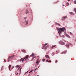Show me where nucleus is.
Here are the masks:
<instances>
[{"instance_id":"obj_1","label":"nucleus","mask_w":76,"mask_h":76,"mask_svg":"<svg viewBox=\"0 0 76 76\" xmlns=\"http://www.w3.org/2000/svg\"><path fill=\"white\" fill-rule=\"evenodd\" d=\"M56 28L57 31H58V32L59 35H60V34H61V32H64V30H65V28H58L57 27H56Z\"/></svg>"},{"instance_id":"obj_2","label":"nucleus","mask_w":76,"mask_h":76,"mask_svg":"<svg viewBox=\"0 0 76 76\" xmlns=\"http://www.w3.org/2000/svg\"><path fill=\"white\" fill-rule=\"evenodd\" d=\"M59 44H60L62 45H65V43L64 42L62 41H60L59 42Z\"/></svg>"},{"instance_id":"obj_3","label":"nucleus","mask_w":76,"mask_h":76,"mask_svg":"<svg viewBox=\"0 0 76 76\" xmlns=\"http://www.w3.org/2000/svg\"><path fill=\"white\" fill-rule=\"evenodd\" d=\"M67 16L66 15L64 17H63L62 18V20H64L65 19L67 18Z\"/></svg>"},{"instance_id":"obj_4","label":"nucleus","mask_w":76,"mask_h":76,"mask_svg":"<svg viewBox=\"0 0 76 76\" xmlns=\"http://www.w3.org/2000/svg\"><path fill=\"white\" fill-rule=\"evenodd\" d=\"M45 57L47 58H48V59H50V56L48 55H47L45 56Z\"/></svg>"},{"instance_id":"obj_5","label":"nucleus","mask_w":76,"mask_h":76,"mask_svg":"<svg viewBox=\"0 0 76 76\" xmlns=\"http://www.w3.org/2000/svg\"><path fill=\"white\" fill-rule=\"evenodd\" d=\"M28 57H29V55H26L24 57V59H25V60H26V59H28Z\"/></svg>"},{"instance_id":"obj_6","label":"nucleus","mask_w":76,"mask_h":76,"mask_svg":"<svg viewBox=\"0 0 76 76\" xmlns=\"http://www.w3.org/2000/svg\"><path fill=\"white\" fill-rule=\"evenodd\" d=\"M24 60H25V58H22L20 60V61H22V62H23V61H24Z\"/></svg>"},{"instance_id":"obj_7","label":"nucleus","mask_w":76,"mask_h":76,"mask_svg":"<svg viewBox=\"0 0 76 76\" xmlns=\"http://www.w3.org/2000/svg\"><path fill=\"white\" fill-rule=\"evenodd\" d=\"M47 47H48V46H46V47L44 46H43V48H44V49H45V50H47Z\"/></svg>"},{"instance_id":"obj_8","label":"nucleus","mask_w":76,"mask_h":76,"mask_svg":"<svg viewBox=\"0 0 76 76\" xmlns=\"http://www.w3.org/2000/svg\"><path fill=\"white\" fill-rule=\"evenodd\" d=\"M67 53V51L65 50V51H64V52H62L61 53V54H66Z\"/></svg>"},{"instance_id":"obj_9","label":"nucleus","mask_w":76,"mask_h":76,"mask_svg":"<svg viewBox=\"0 0 76 76\" xmlns=\"http://www.w3.org/2000/svg\"><path fill=\"white\" fill-rule=\"evenodd\" d=\"M11 58H12V56H9L8 58V60H9Z\"/></svg>"},{"instance_id":"obj_10","label":"nucleus","mask_w":76,"mask_h":76,"mask_svg":"<svg viewBox=\"0 0 76 76\" xmlns=\"http://www.w3.org/2000/svg\"><path fill=\"white\" fill-rule=\"evenodd\" d=\"M4 66H2L1 67V70H3L4 69Z\"/></svg>"},{"instance_id":"obj_11","label":"nucleus","mask_w":76,"mask_h":76,"mask_svg":"<svg viewBox=\"0 0 76 76\" xmlns=\"http://www.w3.org/2000/svg\"><path fill=\"white\" fill-rule=\"evenodd\" d=\"M28 13H29V11H28V10H26V14H28Z\"/></svg>"},{"instance_id":"obj_12","label":"nucleus","mask_w":76,"mask_h":76,"mask_svg":"<svg viewBox=\"0 0 76 76\" xmlns=\"http://www.w3.org/2000/svg\"><path fill=\"white\" fill-rule=\"evenodd\" d=\"M34 56V53H33L30 56L31 57H33Z\"/></svg>"},{"instance_id":"obj_13","label":"nucleus","mask_w":76,"mask_h":76,"mask_svg":"<svg viewBox=\"0 0 76 76\" xmlns=\"http://www.w3.org/2000/svg\"><path fill=\"white\" fill-rule=\"evenodd\" d=\"M69 13L70 15H74V13L72 12H69Z\"/></svg>"},{"instance_id":"obj_14","label":"nucleus","mask_w":76,"mask_h":76,"mask_svg":"<svg viewBox=\"0 0 76 76\" xmlns=\"http://www.w3.org/2000/svg\"><path fill=\"white\" fill-rule=\"evenodd\" d=\"M10 67H11V65H10L9 67V70H10Z\"/></svg>"},{"instance_id":"obj_15","label":"nucleus","mask_w":76,"mask_h":76,"mask_svg":"<svg viewBox=\"0 0 76 76\" xmlns=\"http://www.w3.org/2000/svg\"><path fill=\"white\" fill-rule=\"evenodd\" d=\"M56 25H58V26H60L61 25H60V24H58V23H56Z\"/></svg>"},{"instance_id":"obj_16","label":"nucleus","mask_w":76,"mask_h":76,"mask_svg":"<svg viewBox=\"0 0 76 76\" xmlns=\"http://www.w3.org/2000/svg\"><path fill=\"white\" fill-rule=\"evenodd\" d=\"M23 53H26V50H23Z\"/></svg>"},{"instance_id":"obj_17","label":"nucleus","mask_w":76,"mask_h":76,"mask_svg":"<svg viewBox=\"0 0 76 76\" xmlns=\"http://www.w3.org/2000/svg\"><path fill=\"white\" fill-rule=\"evenodd\" d=\"M38 60H37V61L36 62L37 64H38L39 63V61H38Z\"/></svg>"},{"instance_id":"obj_18","label":"nucleus","mask_w":76,"mask_h":76,"mask_svg":"<svg viewBox=\"0 0 76 76\" xmlns=\"http://www.w3.org/2000/svg\"><path fill=\"white\" fill-rule=\"evenodd\" d=\"M67 37H68V38H70V37L69 35H67Z\"/></svg>"},{"instance_id":"obj_19","label":"nucleus","mask_w":76,"mask_h":76,"mask_svg":"<svg viewBox=\"0 0 76 76\" xmlns=\"http://www.w3.org/2000/svg\"><path fill=\"white\" fill-rule=\"evenodd\" d=\"M26 25H28V21H26Z\"/></svg>"},{"instance_id":"obj_20","label":"nucleus","mask_w":76,"mask_h":76,"mask_svg":"<svg viewBox=\"0 0 76 76\" xmlns=\"http://www.w3.org/2000/svg\"><path fill=\"white\" fill-rule=\"evenodd\" d=\"M74 10L75 12V13H76V8H74Z\"/></svg>"},{"instance_id":"obj_21","label":"nucleus","mask_w":76,"mask_h":76,"mask_svg":"<svg viewBox=\"0 0 76 76\" xmlns=\"http://www.w3.org/2000/svg\"><path fill=\"white\" fill-rule=\"evenodd\" d=\"M48 44V43H46L44 45V46H46V45H47Z\"/></svg>"},{"instance_id":"obj_22","label":"nucleus","mask_w":76,"mask_h":76,"mask_svg":"<svg viewBox=\"0 0 76 76\" xmlns=\"http://www.w3.org/2000/svg\"><path fill=\"white\" fill-rule=\"evenodd\" d=\"M57 62H58V61L57 60H56V61H55V63H57Z\"/></svg>"},{"instance_id":"obj_23","label":"nucleus","mask_w":76,"mask_h":76,"mask_svg":"<svg viewBox=\"0 0 76 76\" xmlns=\"http://www.w3.org/2000/svg\"><path fill=\"white\" fill-rule=\"evenodd\" d=\"M65 46L66 47H69V45L68 44L66 45Z\"/></svg>"},{"instance_id":"obj_24","label":"nucleus","mask_w":76,"mask_h":76,"mask_svg":"<svg viewBox=\"0 0 76 76\" xmlns=\"http://www.w3.org/2000/svg\"><path fill=\"white\" fill-rule=\"evenodd\" d=\"M56 45H54V46H53L51 48L52 49H53V47H56Z\"/></svg>"},{"instance_id":"obj_25","label":"nucleus","mask_w":76,"mask_h":76,"mask_svg":"<svg viewBox=\"0 0 76 76\" xmlns=\"http://www.w3.org/2000/svg\"><path fill=\"white\" fill-rule=\"evenodd\" d=\"M45 60V59H44L42 60V61L44 62Z\"/></svg>"},{"instance_id":"obj_26","label":"nucleus","mask_w":76,"mask_h":76,"mask_svg":"<svg viewBox=\"0 0 76 76\" xmlns=\"http://www.w3.org/2000/svg\"><path fill=\"white\" fill-rule=\"evenodd\" d=\"M74 3L75 4H76V0H75L74 1Z\"/></svg>"},{"instance_id":"obj_27","label":"nucleus","mask_w":76,"mask_h":76,"mask_svg":"<svg viewBox=\"0 0 76 76\" xmlns=\"http://www.w3.org/2000/svg\"><path fill=\"white\" fill-rule=\"evenodd\" d=\"M17 67H19V65H17L16 66Z\"/></svg>"},{"instance_id":"obj_28","label":"nucleus","mask_w":76,"mask_h":76,"mask_svg":"<svg viewBox=\"0 0 76 76\" xmlns=\"http://www.w3.org/2000/svg\"><path fill=\"white\" fill-rule=\"evenodd\" d=\"M12 56V57L13 58V57H15V56L12 55V56Z\"/></svg>"},{"instance_id":"obj_29","label":"nucleus","mask_w":76,"mask_h":76,"mask_svg":"<svg viewBox=\"0 0 76 76\" xmlns=\"http://www.w3.org/2000/svg\"><path fill=\"white\" fill-rule=\"evenodd\" d=\"M33 71V70H31V71H30V72H29V73H31V72H32Z\"/></svg>"},{"instance_id":"obj_30","label":"nucleus","mask_w":76,"mask_h":76,"mask_svg":"<svg viewBox=\"0 0 76 76\" xmlns=\"http://www.w3.org/2000/svg\"><path fill=\"white\" fill-rule=\"evenodd\" d=\"M46 62H48V59L46 60Z\"/></svg>"},{"instance_id":"obj_31","label":"nucleus","mask_w":76,"mask_h":76,"mask_svg":"<svg viewBox=\"0 0 76 76\" xmlns=\"http://www.w3.org/2000/svg\"><path fill=\"white\" fill-rule=\"evenodd\" d=\"M66 4H67V5H69V4L68 2H67L66 3Z\"/></svg>"},{"instance_id":"obj_32","label":"nucleus","mask_w":76,"mask_h":76,"mask_svg":"<svg viewBox=\"0 0 76 76\" xmlns=\"http://www.w3.org/2000/svg\"><path fill=\"white\" fill-rule=\"evenodd\" d=\"M37 70V68H36L34 70H35V71H36V70Z\"/></svg>"},{"instance_id":"obj_33","label":"nucleus","mask_w":76,"mask_h":76,"mask_svg":"<svg viewBox=\"0 0 76 76\" xmlns=\"http://www.w3.org/2000/svg\"><path fill=\"white\" fill-rule=\"evenodd\" d=\"M4 61L6 62V59H4Z\"/></svg>"},{"instance_id":"obj_34","label":"nucleus","mask_w":76,"mask_h":76,"mask_svg":"<svg viewBox=\"0 0 76 76\" xmlns=\"http://www.w3.org/2000/svg\"><path fill=\"white\" fill-rule=\"evenodd\" d=\"M24 19H25V20H26V17H24Z\"/></svg>"},{"instance_id":"obj_35","label":"nucleus","mask_w":76,"mask_h":76,"mask_svg":"<svg viewBox=\"0 0 76 76\" xmlns=\"http://www.w3.org/2000/svg\"><path fill=\"white\" fill-rule=\"evenodd\" d=\"M48 62H51V61H48Z\"/></svg>"},{"instance_id":"obj_36","label":"nucleus","mask_w":76,"mask_h":76,"mask_svg":"<svg viewBox=\"0 0 76 76\" xmlns=\"http://www.w3.org/2000/svg\"><path fill=\"white\" fill-rule=\"evenodd\" d=\"M35 58V57H34L33 59H34V58Z\"/></svg>"},{"instance_id":"obj_37","label":"nucleus","mask_w":76,"mask_h":76,"mask_svg":"<svg viewBox=\"0 0 76 76\" xmlns=\"http://www.w3.org/2000/svg\"><path fill=\"white\" fill-rule=\"evenodd\" d=\"M70 34H72V33L71 32H70Z\"/></svg>"},{"instance_id":"obj_38","label":"nucleus","mask_w":76,"mask_h":76,"mask_svg":"<svg viewBox=\"0 0 76 76\" xmlns=\"http://www.w3.org/2000/svg\"><path fill=\"white\" fill-rule=\"evenodd\" d=\"M20 71H21V70H20Z\"/></svg>"},{"instance_id":"obj_39","label":"nucleus","mask_w":76,"mask_h":76,"mask_svg":"<svg viewBox=\"0 0 76 76\" xmlns=\"http://www.w3.org/2000/svg\"><path fill=\"white\" fill-rule=\"evenodd\" d=\"M18 75V73H17V74H16V75Z\"/></svg>"},{"instance_id":"obj_40","label":"nucleus","mask_w":76,"mask_h":76,"mask_svg":"<svg viewBox=\"0 0 76 76\" xmlns=\"http://www.w3.org/2000/svg\"><path fill=\"white\" fill-rule=\"evenodd\" d=\"M69 44L70 45H71V43H69Z\"/></svg>"},{"instance_id":"obj_41","label":"nucleus","mask_w":76,"mask_h":76,"mask_svg":"<svg viewBox=\"0 0 76 76\" xmlns=\"http://www.w3.org/2000/svg\"><path fill=\"white\" fill-rule=\"evenodd\" d=\"M68 1H70V0H68Z\"/></svg>"},{"instance_id":"obj_42","label":"nucleus","mask_w":76,"mask_h":76,"mask_svg":"<svg viewBox=\"0 0 76 76\" xmlns=\"http://www.w3.org/2000/svg\"><path fill=\"white\" fill-rule=\"evenodd\" d=\"M20 69V67H19V68H18V69Z\"/></svg>"},{"instance_id":"obj_43","label":"nucleus","mask_w":76,"mask_h":76,"mask_svg":"<svg viewBox=\"0 0 76 76\" xmlns=\"http://www.w3.org/2000/svg\"><path fill=\"white\" fill-rule=\"evenodd\" d=\"M20 70H21V68H20Z\"/></svg>"},{"instance_id":"obj_44","label":"nucleus","mask_w":76,"mask_h":76,"mask_svg":"<svg viewBox=\"0 0 76 76\" xmlns=\"http://www.w3.org/2000/svg\"><path fill=\"white\" fill-rule=\"evenodd\" d=\"M28 72V71L27 72Z\"/></svg>"},{"instance_id":"obj_45","label":"nucleus","mask_w":76,"mask_h":76,"mask_svg":"<svg viewBox=\"0 0 76 76\" xmlns=\"http://www.w3.org/2000/svg\"><path fill=\"white\" fill-rule=\"evenodd\" d=\"M37 76H39V75H37Z\"/></svg>"},{"instance_id":"obj_46","label":"nucleus","mask_w":76,"mask_h":76,"mask_svg":"<svg viewBox=\"0 0 76 76\" xmlns=\"http://www.w3.org/2000/svg\"><path fill=\"white\" fill-rule=\"evenodd\" d=\"M25 74H26V73H25Z\"/></svg>"}]
</instances>
